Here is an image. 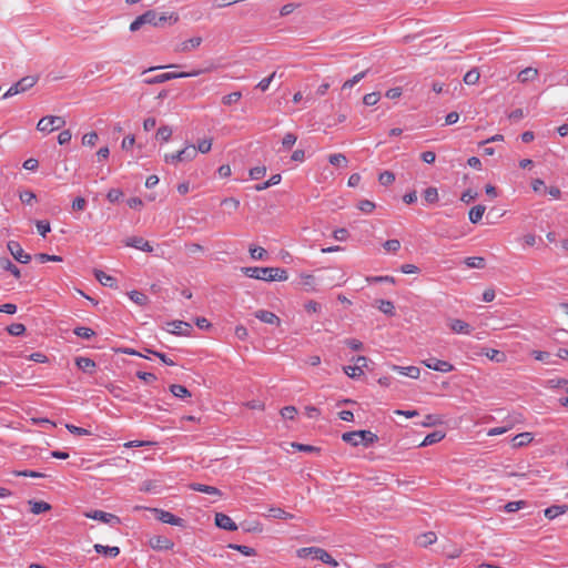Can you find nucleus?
<instances>
[{
  "label": "nucleus",
  "instance_id": "1",
  "mask_svg": "<svg viewBox=\"0 0 568 568\" xmlns=\"http://www.w3.org/2000/svg\"><path fill=\"white\" fill-rule=\"evenodd\" d=\"M241 271L245 276L250 278L265 282H283L288 278L287 271L281 267L245 266L242 267Z\"/></svg>",
  "mask_w": 568,
  "mask_h": 568
},
{
  "label": "nucleus",
  "instance_id": "2",
  "mask_svg": "<svg viewBox=\"0 0 568 568\" xmlns=\"http://www.w3.org/2000/svg\"><path fill=\"white\" fill-rule=\"evenodd\" d=\"M342 439L352 446L363 444L365 447H368L378 440V436L371 430L363 429L344 433Z\"/></svg>",
  "mask_w": 568,
  "mask_h": 568
},
{
  "label": "nucleus",
  "instance_id": "3",
  "mask_svg": "<svg viewBox=\"0 0 568 568\" xmlns=\"http://www.w3.org/2000/svg\"><path fill=\"white\" fill-rule=\"evenodd\" d=\"M298 558H306L311 556L313 559H317L326 565L336 567L338 562L323 548L320 547H304L296 551Z\"/></svg>",
  "mask_w": 568,
  "mask_h": 568
},
{
  "label": "nucleus",
  "instance_id": "4",
  "mask_svg": "<svg viewBox=\"0 0 568 568\" xmlns=\"http://www.w3.org/2000/svg\"><path fill=\"white\" fill-rule=\"evenodd\" d=\"M37 75H27L20 79L18 82L12 84L8 91L2 95V99H8L19 93H23L27 90L31 89L38 82Z\"/></svg>",
  "mask_w": 568,
  "mask_h": 568
},
{
  "label": "nucleus",
  "instance_id": "5",
  "mask_svg": "<svg viewBox=\"0 0 568 568\" xmlns=\"http://www.w3.org/2000/svg\"><path fill=\"white\" fill-rule=\"evenodd\" d=\"M197 155V150L195 149V145L189 144L181 151H178L176 153L165 154L164 161L166 163L176 164L179 162H186L195 159Z\"/></svg>",
  "mask_w": 568,
  "mask_h": 568
},
{
  "label": "nucleus",
  "instance_id": "6",
  "mask_svg": "<svg viewBox=\"0 0 568 568\" xmlns=\"http://www.w3.org/2000/svg\"><path fill=\"white\" fill-rule=\"evenodd\" d=\"M202 70H194L191 72H165L145 80L148 84L163 83L174 79L197 77L202 73Z\"/></svg>",
  "mask_w": 568,
  "mask_h": 568
},
{
  "label": "nucleus",
  "instance_id": "7",
  "mask_svg": "<svg viewBox=\"0 0 568 568\" xmlns=\"http://www.w3.org/2000/svg\"><path fill=\"white\" fill-rule=\"evenodd\" d=\"M65 125V120L62 116L47 115L39 120L37 129L44 133H50L59 130Z\"/></svg>",
  "mask_w": 568,
  "mask_h": 568
},
{
  "label": "nucleus",
  "instance_id": "8",
  "mask_svg": "<svg viewBox=\"0 0 568 568\" xmlns=\"http://www.w3.org/2000/svg\"><path fill=\"white\" fill-rule=\"evenodd\" d=\"M144 24H151L153 27H156L155 10H148L143 14L139 16L134 21L131 22L130 31L135 32Z\"/></svg>",
  "mask_w": 568,
  "mask_h": 568
},
{
  "label": "nucleus",
  "instance_id": "9",
  "mask_svg": "<svg viewBox=\"0 0 568 568\" xmlns=\"http://www.w3.org/2000/svg\"><path fill=\"white\" fill-rule=\"evenodd\" d=\"M165 329L174 335L189 336L192 332V325L187 322L176 320L168 322Z\"/></svg>",
  "mask_w": 568,
  "mask_h": 568
},
{
  "label": "nucleus",
  "instance_id": "10",
  "mask_svg": "<svg viewBox=\"0 0 568 568\" xmlns=\"http://www.w3.org/2000/svg\"><path fill=\"white\" fill-rule=\"evenodd\" d=\"M152 511L155 514V518L158 520H160L161 523L169 524L172 526L184 527V524H185L184 519L173 515L170 511L159 509V508H153Z\"/></svg>",
  "mask_w": 568,
  "mask_h": 568
},
{
  "label": "nucleus",
  "instance_id": "11",
  "mask_svg": "<svg viewBox=\"0 0 568 568\" xmlns=\"http://www.w3.org/2000/svg\"><path fill=\"white\" fill-rule=\"evenodd\" d=\"M7 248L13 258L19 263L27 264L31 261V255L26 253L20 243L17 241H9L7 243Z\"/></svg>",
  "mask_w": 568,
  "mask_h": 568
},
{
  "label": "nucleus",
  "instance_id": "12",
  "mask_svg": "<svg viewBox=\"0 0 568 568\" xmlns=\"http://www.w3.org/2000/svg\"><path fill=\"white\" fill-rule=\"evenodd\" d=\"M87 518H91L94 520L102 521L104 524H109L111 526L119 525L121 523L120 518L113 514L105 513L102 510H91L84 514Z\"/></svg>",
  "mask_w": 568,
  "mask_h": 568
},
{
  "label": "nucleus",
  "instance_id": "13",
  "mask_svg": "<svg viewBox=\"0 0 568 568\" xmlns=\"http://www.w3.org/2000/svg\"><path fill=\"white\" fill-rule=\"evenodd\" d=\"M423 364L433 371L440 372V373H449L454 371V365L450 364L447 361L437 359L435 357H429L425 361H423Z\"/></svg>",
  "mask_w": 568,
  "mask_h": 568
},
{
  "label": "nucleus",
  "instance_id": "14",
  "mask_svg": "<svg viewBox=\"0 0 568 568\" xmlns=\"http://www.w3.org/2000/svg\"><path fill=\"white\" fill-rule=\"evenodd\" d=\"M125 245L130 246V247H134V248L143 251V252H146V253L153 252V246L148 241H145L143 237H140V236L129 237L125 241Z\"/></svg>",
  "mask_w": 568,
  "mask_h": 568
},
{
  "label": "nucleus",
  "instance_id": "15",
  "mask_svg": "<svg viewBox=\"0 0 568 568\" xmlns=\"http://www.w3.org/2000/svg\"><path fill=\"white\" fill-rule=\"evenodd\" d=\"M215 525L219 528L229 530V531H234L237 529V526L234 523V520L230 516H227L223 513L215 514Z\"/></svg>",
  "mask_w": 568,
  "mask_h": 568
},
{
  "label": "nucleus",
  "instance_id": "16",
  "mask_svg": "<svg viewBox=\"0 0 568 568\" xmlns=\"http://www.w3.org/2000/svg\"><path fill=\"white\" fill-rule=\"evenodd\" d=\"M448 327L456 334L468 335L471 333V326L465 321L452 318L448 321Z\"/></svg>",
  "mask_w": 568,
  "mask_h": 568
},
{
  "label": "nucleus",
  "instance_id": "17",
  "mask_svg": "<svg viewBox=\"0 0 568 568\" xmlns=\"http://www.w3.org/2000/svg\"><path fill=\"white\" fill-rule=\"evenodd\" d=\"M150 546L155 550H170L174 542L164 536H155L150 539Z\"/></svg>",
  "mask_w": 568,
  "mask_h": 568
},
{
  "label": "nucleus",
  "instance_id": "18",
  "mask_svg": "<svg viewBox=\"0 0 568 568\" xmlns=\"http://www.w3.org/2000/svg\"><path fill=\"white\" fill-rule=\"evenodd\" d=\"M202 38L201 37H193L189 40H185L183 42H181L176 48H175V51L176 52H190L196 48H199L202 43Z\"/></svg>",
  "mask_w": 568,
  "mask_h": 568
},
{
  "label": "nucleus",
  "instance_id": "19",
  "mask_svg": "<svg viewBox=\"0 0 568 568\" xmlns=\"http://www.w3.org/2000/svg\"><path fill=\"white\" fill-rule=\"evenodd\" d=\"M94 276L99 281V283L103 286L116 288L118 287V281L115 277L108 275L103 271L95 270Z\"/></svg>",
  "mask_w": 568,
  "mask_h": 568
},
{
  "label": "nucleus",
  "instance_id": "20",
  "mask_svg": "<svg viewBox=\"0 0 568 568\" xmlns=\"http://www.w3.org/2000/svg\"><path fill=\"white\" fill-rule=\"evenodd\" d=\"M255 317L258 318L261 322L271 325H278L281 322L276 314L265 310H260L255 312Z\"/></svg>",
  "mask_w": 568,
  "mask_h": 568
},
{
  "label": "nucleus",
  "instance_id": "21",
  "mask_svg": "<svg viewBox=\"0 0 568 568\" xmlns=\"http://www.w3.org/2000/svg\"><path fill=\"white\" fill-rule=\"evenodd\" d=\"M75 365L79 369L89 374H93L97 366L93 359L83 356L75 358Z\"/></svg>",
  "mask_w": 568,
  "mask_h": 568
},
{
  "label": "nucleus",
  "instance_id": "22",
  "mask_svg": "<svg viewBox=\"0 0 568 568\" xmlns=\"http://www.w3.org/2000/svg\"><path fill=\"white\" fill-rule=\"evenodd\" d=\"M392 369L400 375L408 376L410 378H418L420 371L416 366H398L393 365Z\"/></svg>",
  "mask_w": 568,
  "mask_h": 568
},
{
  "label": "nucleus",
  "instance_id": "23",
  "mask_svg": "<svg viewBox=\"0 0 568 568\" xmlns=\"http://www.w3.org/2000/svg\"><path fill=\"white\" fill-rule=\"evenodd\" d=\"M534 439V435L529 432L520 433L513 437L511 443L513 447L519 448L528 445Z\"/></svg>",
  "mask_w": 568,
  "mask_h": 568
},
{
  "label": "nucleus",
  "instance_id": "24",
  "mask_svg": "<svg viewBox=\"0 0 568 568\" xmlns=\"http://www.w3.org/2000/svg\"><path fill=\"white\" fill-rule=\"evenodd\" d=\"M0 268L10 272L18 280L21 277L19 267L8 257H0Z\"/></svg>",
  "mask_w": 568,
  "mask_h": 568
},
{
  "label": "nucleus",
  "instance_id": "25",
  "mask_svg": "<svg viewBox=\"0 0 568 568\" xmlns=\"http://www.w3.org/2000/svg\"><path fill=\"white\" fill-rule=\"evenodd\" d=\"M537 77H538V70L532 67H528L518 73L517 79L521 83H527V82L536 80Z\"/></svg>",
  "mask_w": 568,
  "mask_h": 568
},
{
  "label": "nucleus",
  "instance_id": "26",
  "mask_svg": "<svg viewBox=\"0 0 568 568\" xmlns=\"http://www.w3.org/2000/svg\"><path fill=\"white\" fill-rule=\"evenodd\" d=\"M190 487H191V489H193L195 491L204 493V494H207V495H214V496H221L222 495L221 490L217 489L214 486H209V485H204V484L194 483V484H191Z\"/></svg>",
  "mask_w": 568,
  "mask_h": 568
},
{
  "label": "nucleus",
  "instance_id": "27",
  "mask_svg": "<svg viewBox=\"0 0 568 568\" xmlns=\"http://www.w3.org/2000/svg\"><path fill=\"white\" fill-rule=\"evenodd\" d=\"M93 548L98 554H101V555H104V556H108L111 558H114L120 554V548L115 547V546L111 547V546H104L101 544H95Z\"/></svg>",
  "mask_w": 568,
  "mask_h": 568
},
{
  "label": "nucleus",
  "instance_id": "28",
  "mask_svg": "<svg viewBox=\"0 0 568 568\" xmlns=\"http://www.w3.org/2000/svg\"><path fill=\"white\" fill-rule=\"evenodd\" d=\"M568 511L567 505H554L545 509V516L548 519H554L559 515L566 514Z\"/></svg>",
  "mask_w": 568,
  "mask_h": 568
},
{
  "label": "nucleus",
  "instance_id": "29",
  "mask_svg": "<svg viewBox=\"0 0 568 568\" xmlns=\"http://www.w3.org/2000/svg\"><path fill=\"white\" fill-rule=\"evenodd\" d=\"M445 437V433H443L442 430H435L428 435H426V437L424 438V440L420 443V447H425V446H429V445H434L436 443H439L442 439H444Z\"/></svg>",
  "mask_w": 568,
  "mask_h": 568
},
{
  "label": "nucleus",
  "instance_id": "30",
  "mask_svg": "<svg viewBox=\"0 0 568 568\" xmlns=\"http://www.w3.org/2000/svg\"><path fill=\"white\" fill-rule=\"evenodd\" d=\"M485 211H486V207H485V205H481V204L471 207L468 213L469 221L473 224H477L483 219Z\"/></svg>",
  "mask_w": 568,
  "mask_h": 568
},
{
  "label": "nucleus",
  "instance_id": "31",
  "mask_svg": "<svg viewBox=\"0 0 568 568\" xmlns=\"http://www.w3.org/2000/svg\"><path fill=\"white\" fill-rule=\"evenodd\" d=\"M179 21V16L174 12L171 13H156V27H162L164 23L169 22L170 24H174Z\"/></svg>",
  "mask_w": 568,
  "mask_h": 568
},
{
  "label": "nucleus",
  "instance_id": "32",
  "mask_svg": "<svg viewBox=\"0 0 568 568\" xmlns=\"http://www.w3.org/2000/svg\"><path fill=\"white\" fill-rule=\"evenodd\" d=\"M484 354L486 355L487 358L495 363H504L506 362L507 358L505 353L494 348H486Z\"/></svg>",
  "mask_w": 568,
  "mask_h": 568
},
{
  "label": "nucleus",
  "instance_id": "33",
  "mask_svg": "<svg viewBox=\"0 0 568 568\" xmlns=\"http://www.w3.org/2000/svg\"><path fill=\"white\" fill-rule=\"evenodd\" d=\"M437 540V536L434 531H427L417 537V544L422 547L433 545Z\"/></svg>",
  "mask_w": 568,
  "mask_h": 568
},
{
  "label": "nucleus",
  "instance_id": "34",
  "mask_svg": "<svg viewBox=\"0 0 568 568\" xmlns=\"http://www.w3.org/2000/svg\"><path fill=\"white\" fill-rule=\"evenodd\" d=\"M377 308L386 314V315H389V316H394L395 315V306L393 304V302L390 301H387V300H378L377 301Z\"/></svg>",
  "mask_w": 568,
  "mask_h": 568
},
{
  "label": "nucleus",
  "instance_id": "35",
  "mask_svg": "<svg viewBox=\"0 0 568 568\" xmlns=\"http://www.w3.org/2000/svg\"><path fill=\"white\" fill-rule=\"evenodd\" d=\"M297 136L294 133H286L282 139V148L278 152L288 151L296 143Z\"/></svg>",
  "mask_w": 568,
  "mask_h": 568
},
{
  "label": "nucleus",
  "instance_id": "36",
  "mask_svg": "<svg viewBox=\"0 0 568 568\" xmlns=\"http://www.w3.org/2000/svg\"><path fill=\"white\" fill-rule=\"evenodd\" d=\"M170 390L178 398L184 399L191 396L189 389L183 385L173 384L171 385Z\"/></svg>",
  "mask_w": 568,
  "mask_h": 568
},
{
  "label": "nucleus",
  "instance_id": "37",
  "mask_svg": "<svg viewBox=\"0 0 568 568\" xmlns=\"http://www.w3.org/2000/svg\"><path fill=\"white\" fill-rule=\"evenodd\" d=\"M29 504L31 506V513L34 515H39L51 509V506L45 501L30 500Z\"/></svg>",
  "mask_w": 568,
  "mask_h": 568
},
{
  "label": "nucleus",
  "instance_id": "38",
  "mask_svg": "<svg viewBox=\"0 0 568 568\" xmlns=\"http://www.w3.org/2000/svg\"><path fill=\"white\" fill-rule=\"evenodd\" d=\"M546 387L548 388H565L568 394V381L565 378H550L546 382Z\"/></svg>",
  "mask_w": 568,
  "mask_h": 568
},
{
  "label": "nucleus",
  "instance_id": "39",
  "mask_svg": "<svg viewBox=\"0 0 568 568\" xmlns=\"http://www.w3.org/2000/svg\"><path fill=\"white\" fill-rule=\"evenodd\" d=\"M480 73L477 68H473L464 75V82L467 85H474L479 81Z\"/></svg>",
  "mask_w": 568,
  "mask_h": 568
},
{
  "label": "nucleus",
  "instance_id": "40",
  "mask_svg": "<svg viewBox=\"0 0 568 568\" xmlns=\"http://www.w3.org/2000/svg\"><path fill=\"white\" fill-rule=\"evenodd\" d=\"M465 264L470 268H484L486 262L481 256H470L465 258Z\"/></svg>",
  "mask_w": 568,
  "mask_h": 568
},
{
  "label": "nucleus",
  "instance_id": "41",
  "mask_svg": "<svg viewBox=\"0 0 568 568\" xmlns=\"http://www.w3.org/2000/svg\"><path fill=\"white\" fill-rule=\"evenodd\" d=\"M73 333L84 339H90L91 337L95 336V332L87 326H78L73 329Z\"/></svg>",
  "mask_w": 568,
  "mask_h": 568
},
{
  "label": "nucleus",
  "instance_id": "42",
  "mask_svg": "<svg viewBox=\"0 0 568 568\" xmlns=\"http://www.w3.org/2000/svg\"><path fill=\"white\" fill-rule=\"evenodd\" d=\"M328 162L332 164V165H335V166H347V159L344 154L342 153H334V154H331L328 156Z\"/></svg>",
  "mask_w": 568,
  "mask_h": 568
},
{
  "label": "nucleus",
  "instance_id": "43",
  "mask_svg": "<svg viewBox=\"0 0 568 568\" xmlns=\"http://www.w3.org/2000/svg\"><path fill=\"white\" fill-rule=\"evenodd\" d=\"M301 284L304 286L306 291H314L316 284L315 276H313L312 274H302Z\"/></svg>",
  "mask_w": 568,
  "mask_h": 568
},
{
  "label": "nucleus",
  "instance_id": "44",
  "mask_svg": "<svg viewBox=\"0 0 568 568\" xmlns=\"http://www.w3.org/2000/svg\"><path fill=\"white\" fill-rule=\"evenodd\" d=\"M268 513H270L268 516L272 517V518H277V519H291V518H293L292 514L286 513L284 509L278 508V507L270 508Z\"/></svg>",
  "mask_w": 568,
  "mask_h": 568
},
{
  "label": "nucleus",
  "instance_id": "45",
  "mask_svg": "<svg viewBox=\"0 0 568 568\" xmlns=\"http://www.w3.org/2000/svg\"><path fill=\"white\" fill-rule=\"evenodd\" d=\"M242 99V92L235 91L230 94H226L222 98V103L224 105H231L237 103Z\"/></svg>",
  "mask_w": 568,
  "mask_h": 568
},
{
  "label": "nucleus",
  "instance_id": "46",
  "mask_svg": "<svg viewBox=\"0 0 568 568\" xmlns=\"http://www.w3.org/2000/svg\"><path fill=\"white\" fill-rule=\"evenodd\" d=\"M367 73V70L366 71H362L357 74H355L352 79L347 80L344 82L342 89L343 90H347V89H352L355 84H357L362 79H364V77L366 75Z\"/></svg>",
  "mask_w": 568,
  "mask_h": 568
},
{
  "label": "nucleus",
  "instance_id": "47",
  "mask_svg": "<svg viewBox=\"0 0 568 568\" xmlns=\"http://www.w3.org/2000/svg\"><path fill=\"white\" fill-rule=\"evenodd\" d=\"M343 371L351 378H356L364 374V372H363V369H361L359 365L344 366Z\"/></svg>",
  "mask_w": 568,
  "mask_h": 568
},
{
  "label": "nucleus",
  "instance_id": "48",
  "mask_svg": "<svg viewBox=\"0 0 568 568\" xmlns=\"http://www.w3.org/2000/svg\"><path fill=\"white\" fill-rule=\"evenodd\" d=\"M7 331L12 336H20L26 332V326L21 323H13L7 327Z\"/></svg>",
  "mask_w": 568,
  "mask_h": 568
},
{
  "label": "nucleus",
  "instance_id": "49",
  "mask_svg": "<svg viewBox=\"0 0 568 568\" xmlns=\"http://www.w3.org/2000/svg\"><path fill=\"white\" fill-rule=\"evenodd\" d=\"M36 260L40 263H47V262H61L62 257L59 255H50L47 253H39L36 255Z\"/></svg>",
  "mask_w": 568,
  "mask_h": 568
},
{
  "label": "nucleus",
  "instance_id": "50",
  "mask_svg": "<svg viewBox=\"0 0 568 568\" xmlns=\"http://www.w3.org/2000/svg\"><path fill=\"white\" fill-rule=\"evenodd\" d=\"M229 548L235 549L247 557L255 555V549L248 546L230 544Z\"/></svg>",
  "mask_w": 568,
  "mask_h": 568
},
{
  "label": "nucleus",
  "instance_id": "51",
  "mask_svg": "<svg viewBox=\"0 0 568 568\" xmlns=\"http://www.w3.org/2000/svg\"><path fill=\"white\" fill-rule=\"evenodd\" d=\"M378 181L382 185H390L395 181V175L390 171H384L379 174Z\"/></svg>",
  "mask_w": 568,
  "mask_h": 568
},
{
  "label": "nucleus",
  "instance_id": "52",
  "mask_svg": "<svg viewBox=\"0 0 568 568\" xmlns=\"http://www.w3.org/2000/svg\"><path fill=\"white\" fill-rule=\"evenodd\" d=\"M424 199L428 203H434L438 200V192L436 187H427L424 191Z\"/></svg>",
  "mask_w": 568,
  "mask_h": 568
},
{
  "label": "nucleus",
  "instance_id": "53",
  "mask_svg": "<svg viewBox=\"0 0 568 568\" xmlns=\"http://www.w3.org/2000/svg\"><path fill=\"white\" fill-rule=\"evenodd\" d=\"M379 99H381V95L378 92L367 93L363 98V103L365 105L372 106V105H375L379 101Z\"/></svg>",
  "mask_w": 568,
  "mask_h": 568
},
{
  "label": "nucleus",
  "instance_id": "54",
  "mask_svg": "<svg viewBox=\"0 0 568 568\" xmlns=\"http://www.w3.org/2000/svg\"><path fill=\"white\" fill-rule=\"evenodd\" d=\"M172 135V129L168 125H163L159 128L156 132V136L164 142H168Z\"/></svg>",
  "mask_w": 568,
  "mask_h": 568
},
{
  "label": "nucleus",
  "instance_id": "55",
  "mask_svg": "<svg viewBox=\"0 0 568 568\" xmlns=\"http://www.w3.org/2000/svg\"><path fill=\"white\" fill-rule=\"evenodd\" d=\"M36 226L39 234L43 237L51 231L50 223L45 220L37 221Z\"/></svg>",
  "mask_w": 568,
  "mask_h": 568
},
{
  "label": "nucleus",
  "instance_id": "56",
  "mask_svg": "<svg viewBox=\"0 0 568 568\" xmlns=\"http://www.w3.org/2000/svg\"><path fill=\"white\" fill-rule=\"evenodd\" d=\"M130 298L136 303L138 305H144L146 303V295L141 293V292H138V291H132L130 294H129Z\"/></svg>",
  "mask_w": 568,
  "mask_h": 568
},
{
  "label": "nucleus",
  "instance_id": "57",
  "mask_svg": "<svg viewBox=\"0 0 568 568\" xmlns=\"http://www.w3.org/2000/svg\"><path fill=\"white\" fill-rule=\"evenodd\" d=\"M266 174L265 166H255L250 170V178L252 180H260Z\"/></svg>",
  "mask_w": 568,
  "mask_h": 568
},
{
  "label": "nucleus",
  "instance_id": "58",
  "mask_svg": "<svg viewBox=\"0 0 568 568\" xmlns=\"http://www.w3.org/2000/svg\"><path fill=\"white\" fill-rule=\"evenodd\" d=\"M267 252L263 247H250V255L253 260H264Z\"/></svg>",
  "mask_w": 568,
  "mask_h": 568
},
{
  "label": "nucleus",
  "instance_id": "59",
  "mask_svg": "<svg viewBox=\"0 0 568 568\" xmlns=\"http://www.w3.org/2000/svg\"><path fill=\"white\" fill-rule=\"evenodd\" d=\"M357 209L364 213H371L375 209V203L369 200H362L358 202Z\"/></svg>",
  "mask_w": 568,
  "mask_h": 568
},
{
  "label": "nucleus",
  "instance_id": "60",
  "mask_svg": "<svg viewBox=\"0 0 568 568\" xmlns=\"http://www.w3.org/2000/svg\"><path fill=\"white\" fill-rule=\"evenodd\" d=\"M525 506V501L518 500V501H509L505 505L504 509L506 513H515L519 509H521Z\"/></svg>",
  "mask_w": 568,
  "mask_h": 568
},
{
  "label": "nucleus",
  "instance_id": "61",
  "mask_svg": "<svg viewBox=\"0 0 568 568\" xmlns=\"http://www.w3.org/2000/svg\"><path fill=\"white\" fill-rule=\"evenodd\" d=\"M297 410L294 406H285L281 409V415L285 419H294Z\"/></svg>",
  "mask_w": 568,
  "mask_h": 568
},
{
  "label": "nucleus",
  "instance_id": "62",
  "mask_svg": "<svg viewBox=\"0 0 568 568\" xmlns=\"http://www.w3.org/2000/svg\"><path fill=\"white\" fill-rule=\"evenodd\" d=\"M212 148V140L204 139L197 143V146L195 149L197 150V153H207Z\"/></svg>",
  "mask_w": 568,
  "mask_h": 568
},
{
  "label": "nucleus",
  "instance_id": "63",
  "mask_svg": "<svg viewBox=\"0 0 568 568\" xmlns=\"http://www.w3.org/2000/svg\"><path fill=\"white\" fill-rule=\"evenodd\" d=\"M478 196V193L471 189H468L466 190L465 192H463L462 196H460V200L464 202V203H470L471 201H474L476 197Z\"/></svg>",
  "mask_w": 568,
  "mask_h": 568
},
{
  "label": "nucleus",
  "instance_id": "64",
  "mask_svg": "<svg viewBox=\"0 0 568 568\" xmlns=\"http://www.w3.org/2000/svg\"><path fill=\"white\" fill-rule=\"evenodd\" d=\"M98 141V134L95 132H90L83 135L82 143L83 145L93 146Z\"/></svg>",
  "mask_w": 568,
  "mask_h": 568
}]
</instances>
